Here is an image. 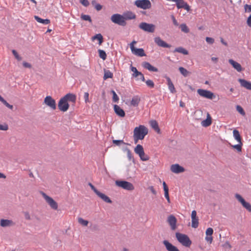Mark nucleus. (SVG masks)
<instances>
[{
  "mask_svg": "<svg viewBox=\"0 0 251 251\" xmlns=\"http://www.w3.org/2000/svg\"><path fill=\"white\" fill-rule=\"evenodd\" d=\"M148 133V129L144 126L140 125L136 127L133 131V138L135 144H137L139 140H143Z\"/></svg>",
  "mask_w": 251,
  "mask_h": 251,
  "instance_id": "obj_1",
  "label": "nucleus"
},
{
  "mask_svg": "<svg viewBox=\"0 0 251 251\" xmlns=\"http://www.w3.org/2000/svg\"><path fill=\"white\" fill-rule=\"evenodd\" d=\"M176 237L177 241L183 246L186 247H189L192 242L189 237L184 234L176 232Z\"/></svg>",
  "mask_w": 251,
  "mask_h": 251,
  "instance_id": "obj_2",
  "label": "nucleus"
},
{
  "mask_svg": "<svg viewBox=\"0 0 251 251\" xmlns=\"http://www.w3.org/2000/svg\"><path fill=\"white\" fill-rule=\"evenodd\" d=\"M115 184L118 187L128 191H132L134 189L133 185L128 181L125 180H116Z\"/></svg>",
  "mask_w": 251,
  "mask_h": 251,
  "instance_id": "obj_3",
  "label": "nucleus"
},
{
  "mask_svg": "<svg viewBox=\"0 0 251 251\" xmlns=\"http://www.w3.org/2000/svg\"><path fill=\"white\" fill-rule=\"evenodd\" d=\"M111 20L113 23L120 25L125 26L126 25V22L124 19V16L119 14H115L112 15Z\"/></svg>",
  "mask_w": 251,
  "mask_h": 251,
  "instance_id": "obj_4",
  "label": "nucleus"
},
{
  "mask_svg": "<svg viewBox=\"0 0 251 251\" xmlns=\"http://www.w3.org/2000/svg\"><path fill=\"white\" fill-rule=\"evenodd\" d=\"M134 4L138 8L143 9H150L151 7V4L149 0H136Z\"/></svg>",
  "mask_w": 251,
  "mask_h": 251,
  "instance_id": "obj_5",
  "label": "nucleus"
},
{
  "mask_svg": "<svg viewBox=\"0 0 251 251\" xmlns=\"http://www.w3.org/2000/svg\"><path fill=\"white\" fill-rule=\"evenodd\" d=\"M136 41H133L130 44V48L131 49V50L132 52L137 56H144L146 55L144 50L143 49H136L134 47V45L136 44Z\"/></svg>",
  "mask_w": 251,
  "mask_h": 251,
  "instance_id": "obj_6",
  "label": "nucleus"
},
{
  "mask_svg": "<svg viewBox=\"0 0 251 251\" xmlns=\"http://www.w3.org/2000/svg\"><path fill=\"white\" fill-rule=\"evenodd\" d=\"M42 194L46 202L50 205V207L53 209L56 210L58 208L57 202L52 198L47 196L45 193L42 192Z\"/></svg>",
  "mask_w": 251,
  "mask_h": 251,
  "instance_id": "obj_7",
  "label": "nucleus"
},
{
  "mask_svg": "<svg viewBox=\"0 0 251 251\" xmlns=\"http://www.w3.org/2000/svg\"><path fill=\"white\" fill-rule=\"evenodd\" d=\"M236 199L241 203L242 205L249 212H251V205L248 202H246L243 198L239 194H236L235 195Z\"/></svg>",
  "mask_w": 251,
  "mask_h": 251,
  "instance_id": "obj_8",
  "label": "nucleus"
},
{
  "mask_svg": "<svg viewBox=\"0 0 251 251\" xmlns=\"http://www.w3.org/2000/svg\"><path fill=\"white\" fill-rule=\"evenodd\" d=\"M139 27L145 31L148 32H153L155 29V26L152 24L143 22L139 25Z\"/></svg>",
  "mask_w": 251,
  "mask_h": 251,
  "instance_id": "obj_9",
  "label": "nucleus"
},
{
  "mask_svg": "<svg viewBox=\"0 0 251 251\" xmlns=\"http://www.w3.org/2000/svg\"><path fill=\"white\" fill-rule=\"evenodd\" d=\"M198 93L203 98L212 99L214 97V94L210 91L199 89L197 91Z\"/></svg>",
  "mask_w": 251,
  "mask_h": 251,
  "instance_id": "obj_10",
  "label": "nucleus"
},
{
  "mask_svg": "<svg viewBox=\"0 0 251 251\" xmlns=\"http://www.w3.org/2000/svg\"><path fill=\"white\" fill-rule=\"evenodd\" d=\"M58 106L60 111L65 112L69 109V104L65 98H62L58 102Z\"/></svg>",
  "mask_w": 251,
  "mask_h": 251,
  "instance_id": "obj_11",
  "label": "nucleus"
},
{
  "mask_svg": "<svg viewBox=\"0 0 251 251\" xmlns=\"http://www.w3.org/2000/svg\"><path fill=\"white\" fill-rule=\"evenodd\" d=\"M44 103L53 110L56 108L55 101L50 96H47L45 98Z\"/></svg>",
  "mask_w": 251,
  "mask_h": 251,
  "instance_id": "obj_12",
  "label": "nucleus"
},
{
  "mask_svg": "<svg viewBox=\"0 0 251 251\" xmlns=\"http://www.w3.org/2000/svg\"><path fill=\"white\" fill-rule=\"evenodd\" d=\"M167 222L172 230H174L176 228L177 220L174 215H171L168 217Z\"/></svg>",
  "mask_w": 251,
  "mask_h": 251,
  "instance_id": "obj_13",
  "label": "nucleus"
},
{
  "mask_svg": "<svg viewBox=\"0 0 251 251\" xmlns=\"http://www.w3.org/2000/svg\"><path fill=\"white\" fill-rule=\"evenodd\" d=\"M192 219V227L193 228H197L199 226V218L197 216V212L196 210H193L191 213Z\"/></svg>",
  "mask_w": 251,
  "mask_h": 251,
  "instance_id": "obj_14",
  "label": "nucleus"
},
{
  "mask_svg": "<svg viewBox=\"0 0 251 251\" xmlns=\"http://www.w3.org/2000/svg\"><path fill=\"white\" fill-rule=\"evenodd\" d=\"M163 244L167 251H179L178 248L167 240H164Z\"/></svg>",
  "mask_w": 251,
  "mask_h": 251,
  "instance_id": "obj_15",
  "label": "nucleus"
},
{
  "mask_svg": "<svg viewBox=\"0 0 251 251\" xmlns=\"http://www.w3.org/2000/svg\"><path fill=\"white\" fill-rule=\"evenodd\" d=\"M154 42L159 47H163V48H170L171 45L166 43L165 41L162 40L159 37H157L154 38Z\"/></svg>",
  "mask_w": 251,
  "mask_h": 251,
  "instance_id": "obj_16",
  "label": "nucleus"
},
{
  "mask_svg": "<svg viewBox=\"0 0 251 251\" xmlns=\"http://www.w3.org/2000/svg\"><path fill=\"white\" fill-rule=\"evenodd\" d=\"M130 69L131 71L133 73V74H132V76L137 77L138 75H141V78H140V80H141L143 81H145V79L143 74L142 73L139 72L137 70L136 67L131 66Z\"/></svg>",
  "mask_w": 251,
  "mask_h": 251,
  "instance_id": "obj_17",
  "label": "nucleus"
},
{
  "mask_svg": "<svg viewBox=\"0 0 251 251\" xmlns=\"http://www.w3.org/2000/svg\"><path fill=\"white\" fill-rule=\"evenodd\" d=\"M171 170L174 173L178 174L183 172L184 169L178 164H174L171 166Z\"/></svg>",
  "mask_w": 251,
  "mask_h": 251,
  "instance_id": "obj_18",
  "label": "nucleus"
},
{
  "mask_svg": "<svg viewBox=\"0 0 251 251\" xmlns=\"http://www.w3.org/2000/svg\"><path fill=\"white\" fill-rule=\"evenodd\" d=\"M142 66L144 68L151 72H157L158 71L157 68L152 66L150 63L148 62H144L142 63Z\"/></svg>",
  "mask_w": 251,
  "mask_h": 251,
  "instance_id": "obj_19",
  "label": "nucleus"
},
{
  "mask_svg": "<svg viewBox=\"0 0 251 251\" xmlns=\"http://www.w3.org/2000/svg\"><path fill=\"white\" fill-rule=\"evenodd\" d=\"M228 62L238 72H240L242 71V66L239 63L234 61L232 59H229Z\"/></svg>",
  "mask_w": 251,
  "mask_h": 251,
  "instance_id": "obj_20",
  "label": "nucleus"
},
{
  "mask_svg": "<svg viewBox=\"0 0 251 251\" xmlns=\"http://www.w3.org/2000/svg\"><path fill=\"white\" fill-rule=\"evenodd\" d=\"M241 86L248 90H251V82L246 80L245 79L240 78L238 79Z\"/></svg>",
  "mask_w": 251,
  "mask_h": 251,
  "instance_id": "obj_21",
  "label": "nucleus"
},
{
  "mask_svg": "<svg viewBox=\"0 0 251 251\" xmlns=\"http://www.w3.org/2000/svg\"><path fill=\"white\" fill-rule=\"evenodd\" d=\"M114 109L116 114L120 117H124L125 116V111L119 105H114Z\"/></svg>",
  "mask_w": 251,
  "mask_h": 251,
  "instance_id": "obj_22",
  "label": "nucleus"
},
{
  "mask_svg": "<svg viewBox=\"0 0 251 251\" xmlns=\"http://www.w3.org/2000/svg\"><path fill=\"white\" fill-rule=\"evenodd\" d=\"M125 21L127 20L134 19L136 18L135 14L131 11H127L123 14Z\"/></svg>",
  "mask_w": 251,
  "mask_h": 251,
  "instance_id": "obj_23",
  "label": "nucleus"
},
{
  "mask_svg": "<svg viewBox=\"0 0 251 251\" xmlns=\"http://www.w3.org/2000/svg\"><path fill=\"white\" fill-rule=\"evenodd\" d=\"M0 225L2 227L10 226L14 225V223L12 220L1 219Z\"/></svg>",
  "mask_w": 251,
  "mask_h": 251,
  "instance_id": "obj_24",
  "label": "nucleus"
},
{
  "mask_svg": "<svg viewBox=\"0 0 251 251\" xmlns=\"http://www.w3.org/2000/svg\"><path fill=\"white\" fill-rule=\"evenodd\" d=\"M166 78L167 80V84L169 90L172 93H175L176 92V90L170 78L168 76H166Z\"/></svg>",
  "mask_w": 251,
  "mask_h": 251,
  "instance_id": "obj_25",
  "label": "nucleus"
},
{
  "mask_svg": "<svg viewBox=\"0 0 251 251\" xmlns=\"http://www.w3.org/2000/svg\"><path fill=\"white\" fill-rule=\"evenodd\" d=\"M63 98H65L67 102L68 101H70L73 102H75L76 100V96L73 94H67Z\"/></svg>",
  "mask_w": 251,
  "mask_h": 251,
  "instance_id": "obj_26",
  "label": "nucleus"
},
{
  "mask_svg": "<svg viewBox=\"0 0 251 251\" xmlns=\"http://www.w3.org/2000/svg\"><path fill=\"white\" fill-rule=\"evenodd\" d=\"M212 123L211 118L208 113L207 118L201 122V125L204 127L209 126Z\"/></svg>",
  "mask_w": 251,
  "mask_h": 251,
  "instance_id": "obj_27",
  "label": "nucleus"
},
{
  "mask_svg": "<svg viewBox=\"0 0 251 251\" xmlns=\"http://www.w3.org/2000/svg\"><path fill=\"white\" fill-rule=\"evenodd\" d=\"M97 195L100 197L101 199H102L104 201L107 202V203H111L112 201L109 199V197H108L107 196L104 195V194H102L100 193V192H97Z\"/></svg>",
  "mask_w": 251,
  "mask_h": 251,
  "instance_id": "obj_28",
  "label": "nucleus"
},
{
  "mask_svg": "<svg viewBox=\"0 0 251 251\" xmlns=\"http://www.w3.org/2000/svg\"><path fill=\"white\" fill-rule=\"evenodd\" d=\"M150 125L152 128H153L157 133H159L160 130L158 126L157 122L155 120H151L150 121Z\"/></svg>",
  "mask_w": 251,
  "mask_h": 251,
  "instance_id": "obj_29",
  "label": "nucleus"
},
{
  "mask_svg": "<svg viewBox=\"0 0 251 251\" xmlns=\"http://www.w3.org/2000/svg\"><path fill=\"white\" fill-rule=\"evenodd\" d=\"M140 101V99L138 96H134L133 97L131 101L130 104L133 106H137L138 105L139 102Z\"/></svg>",
  "mask_w": 251,
  "mask_h": 251,
  "instance_id": "obj_30",
  "label": "nucleus"
},
{
  "mask_svg": "<svg viewBox=\"0 0 251 251\" xmlns=\"http://www.w3.org/2000/svg\"><path fill=\"white\" fill-rule=\"evenodd\" d=\"M34 18L38 23L44 25H48L50 23V21L49 19H42L37 16H35Z\"/></svg>",
  "mask_w": 251,
  "mask_h": 251,
  "instance_id": "obj_31",
  "label": "nucleus"
},
{
  "mask_svg": "<svg viewBox=\"0 0 251 251\" xmlns=\"http://www.w3.org/2000/svg\"><path fill=\"white\" fill-rule=\"evenodd\" d=\"M92 40L93 41H94L95 40H98L99 41V45H100L103 42V37L100 33L97 34L92 37Z\"/></svg>",
  "mask_w": 251,
  "mask_h": 251,
  "instance_id": "obj_32",
  "label": "nucleus"
},
{
  "mask_svg": "<svg viewBox=\"0 0 251 251\" xmlns=\"http://www.w3.org/2000/svg\"><path fill=\"white\" fill-rule=\"evenodd\" d=\"M134 151L136 154L138 155H141L142 154H143L144 151L143 147L141 145L138 144L135 147L134 149Z\"/></svg>",
  "mask_w": 251,
  "mask_h": 251,
  "instance_id": "obj_33",
  "label": "nucleus"
},
{
  "mask_svg": "<svg viewBox=\"0 0 251 251\" xmlns=\"http://www.w3.org/2000/svg\"><path fill=\"white\" fill-rule=\"evenodd\" d=\"M233 134L235 139L236 140L238 143L242 142V139L241 136L240 135L239 131L237 130L234 129L233 131Z\"/></svg>",
  "mask_w": 251,
  "mask_h": 251,
  "instance_id": "obj_34",
  "label": "nucleus"
},
{
  "mask_svg": "<svg viewBox=\"0 0 251 251\" xmlns=\"http://www.w3.org/2000/svg\"><path fill=\"white\" fill-rule=\"evenodd\" d=\"M174 52H177L179 53H182L184 55H187L188 54V51L182 47H179L176 48Z\"/></svg>",
  "mask_w": 251,
  "mask_h": 251,
  "instance_id": "obj_35",
  "label": "nucleus"
},
{
  "mask_svg": "<svg viewBox=\"0 0 251 251\" xmlns=\"http://www.w3.org/2000/svg\"><path fill=\"white\" fill-rule=\"evenodd\" d=\"M92 4L94 6L95 8L97 11H100L101 10L102 6L99 3H97L95 0H93L91 2Z\"/></svg>",
  "mask_w": 251,
  "mask_h": 251,
  "instance_id": "obj_36",
  "label": "nucleus"
},
{
  "mask_svg": "<svg viewBox=\"0 0 251 251\" xmlns=\"http://www.w3.org/2000/svg\"><path fill=\"white\" fill-rule=\"evenodd\" d=\"M178 69L180 73L184 76H187L190 74V73L182 67H180Z\"/></svg>",
  "mask_w": 251,
  "mask_h": 251,
  "instance_id": "obj_37",
  "label": "nucleus"
},
{
  "mask_svg": "<svg viewBox=\"0 0 251 251\" xmlns=\"http://www.w3.org/2000/svg\"><path fill=\"white\" fill-rule=\"evenodd\" d=\"M113 77V74L109 70L105 71L103 76V79L106 80L109 78H112Z\"/></svg>",
  "mask_w": 251,
  "mask_h": 251,
  "instance_id": "obj_38",
  "label": "nucleus"
},
{
  "mask_svg": "<svg viewBox=\"0 0 251 251\" xmlns=\"http://www.w3.org/2000/svg\"><path fill=\"white\" fill-rule=\"evenodd\" d=\"M180 27L182 32L187 33L189 32V29L185 24H182L180 25Z\"/></svg>",
  "mask_w": 251,
  "mask_h": 251,
  "instance_id": "obj_39",
  "label": "nucleus"
},
{
  "mask_svg": "<svg viewBox=\"0 0 251 251\" xmlns=\"http://www.w3.org/2000/svg\"><path fill=\"white\" fill-rule=\"evenodd\" d=\"M81 19L84 21H89L91 23L92 22L91 17L88 15L81 14Z\"/></svg>",
  "mask_w": 251,
  "mask_h": 251,
  "instance_id": "obj_40",
  "label": "nucleus"
},
{
  "mask_svg": "<svg viewBox=\"0 0 251 251\" xmlns=\"http://www.w3.org/2000/svg\"><path fill=\"white\" fill-rule=\"evenodd\" d=\"M99 53V56L103 60H105L106 58V54L105 52L101 50H98Z\"/></svg>",
  "mask_w": 251,
  "mask_h": 251,
  "instance_id": "obj_41",
  "label": "nucleus"
},
{
  "mask_svg": "<svg viewBox=\"0 0 251 251\" xmlns=\"http://www.w3.org/2000/svg\"><path fill=\"white\" fill-rule=\"evenodd\" d=\"M78 222L83 226H87L88 224V221L85 220H84L82 218H79L78 219Z\"/></svg>",
  "mask_w": 251,
  "mask_h": 251,
  "instance_id": "obj_42",
  "label": "nucleus"
},
{
  "mask_svg": "<svg viewBox=\"0 0 251 251\" xmlns=\"http://www.w3.org/2000/svg\"><path fill=\"white\" fill-rule=\"evenodd\" d=\"M242 143H239L238 144L235 145H231V147L233 149L237 150L238 151H241L242 150Z\"/></svg>",
  "mask_w": 251,
  "mask_h": 251,
  "instance_id": "obj_43",
  "label": "nucleus"
},
{
  "mask_svg": "<svg viewBox=\"0 0 251 251\" xmlns=\"http://www.w3.org/2000/svg\"><path fill=\"white\" fill-rule=\"evenodd\" d=\"M236 110L242 116L245 115V112L243 108L240 105H238L236 106Z\"/></svg>",
  "mask_w": 251,
  "mask_h": 251,
  "instance_id": "obj_44",
  "label": "nucleus"
},
{
  "mask_svg": "<svg viewBox=\"0 0 251 251\" xmlns=\"http://www.w3.org/2000/svg\"><path fill=\"white\" fill-rule=\"evenodd\" d=\"M111 93L113 95V101L115 102H118L119 100V97L116 94V92L114 90H112Z\"/></svg>",
  "mask_w": 251,
  "mask_h": 251,
  "instance_id": "obj_45",
  "label": "nucleus"
},
{
  "mask_svg": "<svg viewBox=\"0 0 251 251\" xmlns=\"http://www.w3.org/2000/svg\"><path fill=\"white\" fill-rule=\"evenodd\" d=\"M146 83L147 85L150 88H153L154 86V82L151 80H147V81H146Z\"/></svg>",
  "mask_w": 251,
  "mask_h": 251,
  "instance_id": "obj_46",
  "label": "nucleus"
},
{
  "mask_svg": "<svg viewBox=\"0 0 251 251\" xmlns=\"http://www.w3.org/2000/svg\"><path fill=\"white\" fill-rule=\"evenodd\" d=\"M12 52L15 57L18 61H21L22 60V57L18 54V52L15 50H12Z\"/></svg>",
  "mask_w": 251,
  "mask_h": 251,
  "instance_id": "obj_47",
  "label": "nucleus"
},
{
  "mask_svg": "<svg viewBox=\"0 0 251 251\" xmlns=\"http://www.w3.org/2000/svg\"><path fill=\"white\" fill-rule=\"evenodd\" d=\"M205 233L207 236H212L213 233V229L211 227L208 228L206 230Z\"/></svg>",
  "mask_w": 251,
  "mask_h": 251,
  "instance_id": "obj_48",
  "label": "nucleus"
},
{
  "mask_svg": "<svg viewBox=\"0 0 251 251\" xmlns=\"http://www.w3.org/2000/svg\"><path fill=\"white\" fill-rule=\"evenodd\" d=\"M141 159L143 161H147L149 160V157L145 155V152H143V154L141 155H139Z\"/></svg>",
  "mask_w": 251,
  "mask_h": 251,
  "instance_id": "obj_49",
  "label": "nucleus"
},
{
  "mask_svg": "<svg viewBox=\"0 0 251 251\" xmlns=\"http://www.w3.org/2000/svg\"><path fill=\"white\" fill-rule=\"evenodd\" d=\"M206 42L210 44H212L214 42V39L211 37H207L205 38Z\"/></svg>",
  "mask_w": 251,
  "mask_h": 251,
  "instance_id": "obj_50",
  "label": "nucleus"
},
{
  "mask_svg": "<svg viewBox=\"0 0 251 251\" xmlns=\"http://www.w3.org/2000/svg\"><path fill=\"white\" fill-rule=\"evenodd\" d=\"M8 126L6 124L0 125V130L6 131L8 130Z\"/></svg>",
  "mask_w": 251,
  "mask_h": 251,
  "instance_id": "obj_51",
  "label": "nucleus"
},
{
  "mask_svg": "<svg viewBox=\"0 0 251 251\" xmlns=\"http://www.w3.org/2000/svg\"><path fill=\"white\" fill-rule=\"evenodd\" d=\"M164 195H165V197L166 198V199L167 200L168 202L170 203L171 201H170V197H169V190L164 191Z\"/></svg>",
  "mask_w": 251,
  "mask_h": 251,
  "instance_id": "obj_52",
  "label": "nucleus"
},
{
  "mask_svg": "<svg viewBox=\"0 0 251 251\" xmlns=\"http://www.w3.org/2000/svg\"><path fill=\"white\" fill-rule=\"evenodd\" d=\"M2 103L8 108L10 109H12L13 108V106L12 105L9 104L5 100H3Z\"/></svg>",
  "mask_w": 251,
  "mask_h": 251,
  "instance_id": "obj_53",
  "label": "nucleus"
},
{
  "mask_svg": "<svg viewBox=\"0 0 251 251\" xmlns=\"http://www.w3.org/2000/svg\"><path fill=\"white\" fill-rule=\"evenodd\" d=\"M2 103L8 108L10 109H12L13 108V106L12 105L9 104L5 100H3Z\"/></svg>",
  "mask_w": 251,
  "mask_h": 251,
  "instance_id": "obj_54",
  "label": "nucleus"
},
{
  "mask_svg": "<svg viewBox=\"0 0 251 251\" xmlns=\"http://www.w3.org/2000/svg\"><path fill=\"white\" fill-rule=\"evenodd\" d=\"M245 12H251V5H248L247 4H246L245 6Z\"/></svg>",
  "mask_w": 251,
  "mask_h": 251,
  "instance_id": "obj_55",
  "label": "nucleus"
},
{
  "mask_svg": "<svg viewBox=\"0 0 251 251\" xmlns=\"http://www.w3.org/2000/svg\"><path fill=\"white\" fill-rule=\"evenodd\" d=\"M80 2L84 6H88L89 5V3L87 0H80Z\"/></svg>",
  "mask_w": 251,
  "mask_h": 251,
  "instance_id": "obj_56",
  "label": "nucleus"
},
{
  "mask_svg": "<svg viewBox=\"0 0 251 251\" xmlns=\"http://www.w3.org/2000/svg\"><path fill=\"white\" fill-rule=\"evenodd\" d=\"M89 93L88 92L84 93V98L86 103L89 101Z\"/></svg>",
  "mask_w": 251,
  "mask_h": 251,
  "instance_id": "obj_57",
  "label": "nucleus"
},
{
  "mask_svg": "<svg viewBox=\"0 0 251 251\" xmlns=\"http://www.w3.org/2000/svg\"><path fill=\"white\" fill-rule=\"evenodd\" d=\"M23 65L25 68H31V64L26 62H25V61L23 62Z\"/></svg>",
  "mask_w": 251,
  "mask_h": 251,
  "instance_id": "obj_58",
  "label": "nucleus"
},
{
  "mask_svg": "<svg viewBox=\"0 0 251 251\" xmlns=\"http://www.w3.org/2000/svg\"><path fill=\"white\" fill-rule=\"evenodd\" d=\"M113 142L114 144H115L116 145L119 146L121 143L124 144V142L123 140H114L113 141Z\"/></svg>",
  "mask_w": 251,
  "mask_h": 251,
  "instance_id": "obj_59",
  "label": "nucleus"
},
{
  "mask_svg": "<svg viewBox=\"0 0 251 251\" xmlns=\"http://www.w3.org/2000/svg\"><path fill=\"white\" fill-rule=\"evenodd\" d=\"M205 240L210 243H211L213 241V238L212 236H207L205 237Z\"/></svg>",
  "mask_w": 251,
  "mask_h": 251,
  "instance_id": "obj_60",
  "label": "nucleus"
},
{
  "mask_svg": "<svg viewBox=\"0 0 251 251\" xmlns=\"http://www.w3.org/2000/svg\"><path fill=\"white\" fill-rule=\"evenodd\" d=\"M127 156H128L129 159L131 160V158H132V153H131L129 149H128L127 150Z\"/></svg>",
  "mask_w": 251,
  "mask_h": 251,
  "instance_id": "obj_61",
  "label": "nucleus"
},
{
  "mask_svg": "<svg viewBox=\"0 0 251 251\" xmlns=\"http://www.w3.org/2000/svg\"><path fill=\"white\" fill-rule=\"evenodd\" d=\"M247 23L250 27H251V15L248 17Z\"/></svg>",
  "mask_w": 251,
  "mask_h": 251,
  "instance_id": "obj_62",
  "label": "nucleus"
},
{
  "mask_svg": "<svg viewBox=\"0 0 251 251\" xmlns=\"http://www.w3.org/2000/svg\"><path fill=\"white\" fill-rule=\"evenodd\" d=\"M172 20H173V24L177 26L178 25V24L177 21L176 20L175 17L174 16H172Z\"/></svg>",
  "mask_w": 251,
  "mask_h": 251,
  "instance_id": "obj_63",
  "label": "nucleus"
},
{
  "mask_svg": "<svg viewBox=\"0 0 251 251\" xmlns=\"http://www.w3.org/2000/svg\"><path fill=\"white\" fill-rule=\"evenodd\" d=\"M163 189L164 191L169 190V188L165 181L163 182Z\"/></svg>",
  "mask_w": 251,
  "mask_h": 251,
  "instance_id": "obj_64",
  "label": "nucleus"
}]
</instances>
